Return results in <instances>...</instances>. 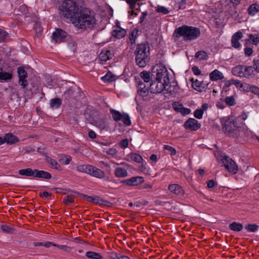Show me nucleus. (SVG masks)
I'll return each instance as SVG.
<instances>
[{"label":"nucleus","mask_w":259,"mask_h":259,"mask_svg":"<svg viewBox=\"0 0 259 259\" xmlns=\"http://www.w3.org/2000/svg\"><path fill=\"white\" fill-rule=\"evenodd\" d=\"M209 77L211 81H217L223 79L224 76L221 72L215 69L209 74Z\"/></svg>","instance_id":"22"},{"label":"nucleus","mask_w":259,"mask_h":259,"mask_svg":"<svg viewBox=\"0 0 259 259\" xmlns=\"http://www.w3.org/2000/svg\"><path fill=\"white\" fill-rule=\"evenodd\" d=\"M140 76L145 82H149L151 79L150 72L146 71L141 72Z\"/></svg>","instance_id":"41"},{"label":"nucleus","mask_w":259,"mask_h":259,"mask_svg":"<svg viewBox=\"0 0 259 259\" xmlns=\"http://www.w3.org/2000/svg\"><path fill=\"white\" fill-rule=\"evenodd\" d=\"M110 113L115 121H118L121 119L122 114L119 111L112 109L110 110Z\"/></svg>","instance_id":"38"},{"label":"nucleus","mask_w":259,"mask_h":259,"mask_svg":"<svg viewBox=\"0 0 259 259\" xmlns=\"http://www.w3.org/2000/svg\"><path fill=\"white\" fill-rule=\"evenodd\" d=\"M34 177L49 180L52 178V175L47 171L35 169Z\"/></svg>","instance_id":"17"},{"label":"nucleus","mask_w":259,"mask_h":259,"mask_svg":"<svg viewBox=\"0 0 259 259\" xmlns=\"http://www.w3.org/2000/svg\"><path fill=\"white\" fill-rule=\"evenodd\" d=\"M73 94V91L71 88H69L68 90L65 91L64 93V97L67 99L71 97Z\"/></svg>","instance_id":"61"},{"label":"nucleus","mask_w":259,"mask_h":259,"mask_svg":"<svg viewBox=\"0 0 259 259\" xmlns=\"http://www.w3.org/2000/svg\"><path fill=\"white\" fill-rule=\"evenodd\" d=\"M63 202L66 205H68L74 201L73 197L70 195H67L66 198L63 200Z\"/></svg>","instance_id":"56"},{"label":"nucleus","mask_w":259,"mask_h":259,"mask_svg":"<svg viewBox=\"0 0 259 259\" xmlns=\"http://www.w3.org/2000/svg\"><path fill=\"white\" fill-rule=\"evenodd\" d=\"M258 8L259 7L257 5L252 4L248 8V13L250 15L253 16L259 11Z\"/></svg>","instance_id":"36"},{"label":"nucleus","mask_w":259,"mask_h":259,"mask_svg":"<svg viewBox=\"0 0 259 259\" xmlns=\"http://www.w3.org/2000/svg\"><path fill=\"white\" fill-rule=\"evenodd\" d=\"M248 40L252 41L253 44L257 45L259 42V37L255 36L253 34H250Z\"/></svg>","instance_id":"53"},{"label":"nucleus","mask_w":259,"mask_h":259,"mask_svg":"<svg viewBox=\"0 0 259 259\" xmlns=\"http://www.w3.org/2000/svg\"><path fill=\"white\" fill-rule=\"evenodd\" d=\"M152 72L155 73L156 79L164 82H169V75L166 67L161 65H156L152 69Z\"/></svg>","instance_id":"6"},{"label":"nucleus","mask_w":259,"mask_h":259,"mask_svg":"<svg viewBox=\"0 0 259 259\" xmlns=\"http://www.w3.org/2000/svg\"><path fill=\"white\" fill-rule=\"evenodd\" d=\"M72 23L78 28L87 30L91 29L96 24L94 13L88 9L81 10L74 19H71Z\"/></svg>","instance_id":"1"},{"label":"nucleus","mask_w":259,"mask_h":259,"mask_svg":"<svg viewBox=\"0 0 259 259\" xmlns=\"http://www.w3.org/2000/svg\"><path fill=\"white\" fill-rule=\"evenodd\" d=\"M17 73L19 76V84L23 89L28 85V82L26 79L27 77V73L24 67H19L17 69Z\"/></svg>","instance_id":"9"},{"label":"nucleus","mask_w":259,"mask_h":259,"mask_svg":"<svg viewBox=\"0 0 259 259\" xmlns=\"http://www.w3.org/2000/svg\"><path fill=\"white\" fill-rule=\"evenodd\" d=\"M2 60L0 59V80L7 81L12 78V71L10 67H9L7 64H2Z\"/></svg>","instance_id":"8"},{"label":"nucleus","mask_w":259,"mask_h":259,"mask_svg":"<svg viewBox=\"0 0 259 259\" xmlns=\"http://www.w3.org/2000/svg\"><path fill=\"white\" fill-rule=\"evenodd\" d=\"M71 160V157L69 156H63L60 159L59 162L63 164H68Z\"/></svg>","instance_id":"43"},{"label":"nucleus","mask_w":259,"mask_h":259,"mask_svg":"<svg viewBox=\"0 0 259 259\" xmlns=\"http://www.w3.org/2000/svg\"><path fill=\"white\" fill-rule=\"evenodd\" d=\"M80 195L86 200L100 205H106L107 201L99 198L97 196H90L85 194H81Z\"/></svg>","instance_id":"14"},{"label":"nucleus","mask_w":259,"mask_h":259,"mask_svg":"<svg viewBox=\"0 0 259 259\" xmlns=\"http://www.w3.org/2000/svg\"><path fill=\"white\" fill-rule=\"evenodd\" d=\"M95 125L101 130H104L106 127V124L103 120H99L96 121Z\"/></svg>","instance_id":"48"},{"label":"nucleus","mask_w":259,"mask_h":259,"mask_svg":"<svg viewBox=\"0 0 259 259\" xmlns=\"http://www.w3.org/2000/svg\"><path fill=\"white\" fill-rule=\"evenodd\" d=\"M200 126V123L194 118H189L184 123L185 128L191 131H197Z\"/></svg>","instance_id":"12"},{"label":"nucleus","mask_w":259,"mask_h":259,"mask_svg":"<svg viewBox=\"0 0 259 259\" xmlns=\"http://www.w3.org/2000/svg\"><path fill=\"white\" fill-rule=\"evenodd\" d=\"M87 257L93 259H102V256L98 253L93 251H88L85 254Z\"/></svg>","instance_id":"39"},{"label":"nucleus","mask_w":259,"mask_h":259,"mask_svg":"<svg viewBox=\"0 0 259 259\" xmlns=\"http://www.w3.org/2000/svg\"><path fill=\"white\" fill-rule=\"evenodd\" d=\"M56 247H57L59 248H60V249L63 250V251H64L65 252H70L71 250V248L70 247L66 246V245H59L57 244V246H56Z\"/></svg>","instance_id":"57"},{"label":"nucleus","mask_w":259,"mask_h":259,"mask_svg":"<svg viewBox=\"0 0 259 259\" xmlns=\"http://www.w3.org/2000/svg\"><path fill=\"white\" fill-rule=\"evenodd\" d=\"M144 181L142 177H133L129 179L121 181V183L128 186H137L143 183Z\"/></svg>","instance_id":"11"},{"label":"nucleus","mask_w":259,"mask_h":259,"mask_svg":"<svg viewBox=\"0 0 259 259\" xmlns=\"http://www.w3.org/2000/svg\"><path fill=\"white\" fill-rule=\"evenodd\" d=\"M157 11L163 14H167L169 13V11L166 8L160 6L157 7Z\"/></svg>","instance_id":"54"},{"label":"nucleus","mask_w":259,"mask_h":259,"mask_svg":"<svg viewBox=\"0 0 259 259\" xmlns=\"http://www.w3.org/2000/svg\"><path fill=\"white\" fill-rule=\"evenodd\" d=\"M126 33V31L125 29L118 26H116L112 32V36L118 39L123 37Z\"/></svg>","instance_id":"18"},{"label":"nucleus","mask_w":259,"mask_h":259,"mask_svg":"<svg viewBox=\"0 0 259 259\" xmlns=\"http://www.w3.org/2000/svg\"><path fill=\"white\" fill-rule=\"evenodd\" d=\"M90 175L97 178L102 179L105 177L104 171L92 165Z\"/></svg>","instance_id":"24"},{"label":"nucleus","mask_w":259,"mask_h":259,"mask_svg":"<svg viewBox=\"0 0 259 259\" xmlns=\"http://www.w3.org/2000/svg\"><path fill=\"white\" fill-rule=\"evenodd\" d=\"M131 159L138 163H141L143 160V158L141 156L136 153H133L131 154Z\"/></svg>","instance_id":"46"},{"label":"nucleus","mask_w":259,"mask_h":259,"mask_svg":"<svg viewBox=\"0 0 259 259\" xmlns=\"http://www.w3.org/2000/svg\"><path fill=\"white\" fill-rule=\"evenodd\" d=\"M224 128L229 136L237 137L239 135L240 126L236 120L229 119L225 122Z\"/></svg>","instance_id":"5"},{"label":"nucleus","mask_w":259,"mask_h":259,"mask_svg":"<svg viewBox=\"0 0 259 259\" xmlns=\"http://www.w3.org/2000/svg\"><path fill=\"white\" fill-rule=\"evenodd\" d=\"M241 0H225L226 5L232 7H237L240 3Z\"/></svg>","instance_id":"45"},{"label":"nucleus","mask_w":259,"mask_h":259,"mask_svg":"<svg viewBox=\"0 0 259 259\" xmlns=\"http://www.w3.org/2000/svg\"><path fill=\"white\" fill-rule=\"evenodd\" d=\"M164 148L166 150H167L170 152V154L171 155H174L176 154V150L172 147L168 145H164Z\"/></svg>","instance_id":"58"},{"label":"nucleus","mask_w":259,"mask_h":259,"mask_svg":"<svg viewBox=\"0 0 259 259\" xmlns=\"http://www.w3.org/2000/svg\"><path fill=\"white\" fill-rule=\"evenodd\" d=\"M126 3L129 4L131 9H134L135 7L136 4L138 0H125Z\"/></svg>","instance_id":"60"},{"label":"nucleus","mask_w":259,"mask_h":259,"mask_svg":"<svg viewBox=\"0 0 259 259\" xmlns=\"http://www.w3.org/2000/svg\"><path fill=\"white\" fill-rule=\"evenodd\" d=\"M112 54L109 50L102 51L99 55V59L101 61L106 62L107 60L111 59Z\"/></svg>","instance_id":"26"},{"label":"nucleus","mask_w":259,"mask_h":259,"mask_svg":"<svg viewBox=\"0 0 259 259\" xmlns=\"http://www.w3.org/2000/svg\"><path fill=\"white\" fill-rule=\"evenodd\" d=\"M225 12L234 19H236L238 17V13L236 10V7H232L228 5L225 6Z\"/></svg>","instance_id":"21"},{"label":"nucleus","mask_w":259,"mask_h":259,"mask_svg":"<svg viewBox=\"0 0 259 259\" xmlns=\"http://www.w3.org/2000/svg\"><path fill=\"white\" fill-rule=\"evenodd\" d=\"M253 68L258 72H259V60H253Z\"/></svg>","instance_id":"64"},{"label":"nucleus","mask_w":259,"mask_h":259,"mask_svg":"<svg viewBox=\"0 0 259 259\" xmlns=\"http://www.w3.org/2000/svg\"><path fill=\"white\" fill-rule=\"evenodd\" d=\"M183 105L178 102H175L172 103V107L174 109L177 111L180 112L181 110L182 109Z\"/></svg>","instance_id":"51"},{"label":"nucleus","mask_w":259,"mask_h":259,"mask_svg":"<svg viewBox=\"0 0 259 259\" xmlns=\"http://www.w3.org/2000/svg\"><path fill=\"white\" fill-rule=\"evenodd\" d=\"M117 150L114 148H109V150L107 151V153L112 156H115L117 154Z\"/></svg>","instance_id":"62"},{"label":"nucleus","mask_w":259,"mask_h":259,"mask_svg":"<svg viewBox=\"0 0 259 259\" xmlns=\"http://www.w3.org/2000/svg\"><path fill=\"white\" fill-rule=\"evenodd\" d=\"M114 174L117 178H124L127 176V172L124 168L117 167L114 170Z\"/></svg>","instance_id":"30"},{"label":"nucleus","mask_w":259,"mask_h":259,"mask_svg":"<svg viewBox=\"0 0 259 259\" xmlns=\"http://www.w3.org/2000/svg\"><path fill=\"white\" fill-rule=\"evenodd\" d=\"M3 143L6 142L8 144H13L19 141L18 139L11 134H7L3 139Z\"/></svg>","instance_id":"23"},{"label":"nucleus","mask_w":259,"mask_h":259,"mask_svg":"<svg viewBox=\"0 0 259 259\" xmlns=\"http://www.w3.org/2000/svg\"><path fill=\"white\" fill-rule=\"evenodd\" d=\"M136 37V35L135 34V32L134 31H132L130 33L129 39L132 45L135 42Z\"/></svg>","instance_id":"59"},{"label":"nucleus","mask_w":259,"mask_h":259,"mask_svg":"<svg viewBox=\"0 0 259 259\" xmlns=\"http://www.w3.org/2000/svg\"><path fill=\"white\" fill-rule=\"evenodd\" d=\"M91 165H79L77 166V170L79 171L90 174L91 173Z\"/></svg>","instance_id":"33"},{"label":"nucleus","mask_w":259,"mask_h":259,"mask_svg":"<svg viewBox=\"0 0 259 259\" xmlns=\"http://www.w3.org/2000/svg\"><path fill=\"white\" fill-rule=\"evenodd\" d=\"M39 83L36 80H31L30 85L28 83V85L25 88V89H23L25 92L26 91H30L31 92L32 94L33 93H36L39 90Z\"/></svg>","instance_id":"16"},{"label":"nucleus","mask_w":259,"mask_h":259,"mask_svg":"<svg viewBox=\"0 0 259 259\" xmlns=\"http://www.w3.org/2000/svg\"><path fill=\"white\" fill-rule=\"evenodd\" d=\"M60 14L65 18L74 19L81 10L75 2L72 0H64L59 6Z\"/></svg>","instance_id":"3"},{"label":"nucleus","mask_w":259,"mask_h":259,"mask_svg":"<svg viewBox=\"0 0 259 259\" xmlns=\"http://www.w3.org/2000/svg\"><path fill=\"white\" fill-rule=\"evenodd\" d=\"M174 84L171 85L169 83V81L168 82H165L164 88V91H166L167 93H169L171 94H173L178 92L179 90V87L176 82H172Z\"/></svg>","instance_id":"25"},{"label":"nucleus","mask_w":259,"mask_h":259,"mask_svg":"<svg viewBox=\"0 0 259 259\" xmlns=\"http://www.w3.org/2000/svg\"><path fill=\"white\" fill-rule=\"evenodd\" d=\"M200 34V30L198 28L183 25L175 30L174 36L177 38L182 36L184 40L191 41L197 39Z\"/></svg>","instance_id":"2"},{"label":"nucleus","mask_w":259,"mask_h":259,"mask_svg":"<svg viewBox=\"0 0 259 259\" xmlns=\"http://www.w3.org/2000/svg\"><path fill=\"white\" fill-rule=\"evenodd\" d=\"M201 82V81L196 79L194 82H192V86L193 88L198 92L199 91H201V89H200Z\"/></svg>","instance_id":"50"},{"label":"nucleus","mask_w":259,"mask_h":259,"mask_svg":"<svg viewBox=\"0 0 259 259\" xmlns=\"http://www.w3.org/2000/svg\"><path fill=\"white\" fill-rule=\"evenodd\" d=\"M35 169H32L31 168L22 169L19 170L18 173L21 176L27 177H33L34 176Z\"/></svg>","instance_id":"28"},{"label":"nucleus","mask_w":259,"mask_h":259,"mask_svg":"<svg viewBox=\"0 0 259 259\" xmlns=\"http://www.w3.org/2000/svg\"><path fill=\"white\" fill-rule=\"evenodd\" d=\"M243 76L246 78L252 77L254 74V71L252 66H244Z\"/></svg>","instance_id":"29"},{"label":"nucleus","mask_w":259,"mask_h":259,"mask_svg":"<svg viewBox=\"0 0 259 259\" xmlns=\"http://www.w3.org/2000/svg\"><path fill=\"white\" fill-rule=\"evenodd\" d=\"M134 54L137 65L140 67H145L150 60V48L148 45L146 43L138 44Z\"/></svg>","instance_id":"4"},{"label":"nucleus","mask_w":259,"mask_h":259,"mask_svg":"<svg viewBox=\"0 0 259 259\" xmlns=\"http://www.w3.org/2000/svg\"><path fill=\"white\" fill-rule=\"evenodd\" d=\"M244 69L243 65H237L233 68L232 72L234 75L242 77L243 76Z\"/></svg>","instance_id":"27"},{"label":"nucleus","mask_w":259,"mask_h":259,"mask_svg":"<svg viewBox=\"0 0 259 259\" xmlns=\"http://www.w3.org/2000/svg\"><path fill=\"white\" fill-rule=\"evenodd\" d=\"M247 91H250L254 94H259V88L254 85H250L248 84Z\"/></svg>","instance_id":"52"},{"label":"nucleus","mask_w":259,"mask_h":259,"mask_svg":"<svg viewBox=\"0 0 259 259\" xmlns=\"http://www.w3.org/2000/svg\"><path fill=\"white\" fill-rule=\"evenodd\" d=\"M1 228L4 232L7 233H12L14 231L12 228L6 225H2Z\"/></svg>","instance_id":"47"},{"label":"nucleus","mask_w":259,"mask_h":259,"mask_svg":"<svg viewBox=\"0 0 259 259\" xmlns=\"http://www.w3.org/2000/svg\"><path fill=\"white\" fill-rule=\"evenodd\" d=\"M121 119L124 123V124L126 125H130L131 124V120L130 118V117L126 113H123Z\"/></svg>","instance_id":"44"},{"label":"nucleus","mask_w":259,"mask_h":259,"mask_svg":"<svg viewBox=\"0 0 259 259\" xmlns=\"http://www.w3.org/2000/svg\"><path fill=\"white\" fill-rule=\"evenodd\" d=\"M62 101L59 98H54L50 101V106L53 108H58L61 105Z\"/></svg>","instance_id":"37"},{"label":"nucleus","mask_w":259,"mask_h":259,"mask_svg":"<svg viewBox=\"0 0 259 259\" xmlns=\"http://www.w3.org/2000/svg\"><path fill=\"white\" fill-rule=\"evenodd\" d=\"M168 190L170 192L177 195L182 196L184 195V190L182 187L178 184H172L169 185L168 186Z\"/></svg>","instance_id":"15"},{"label":"nucleus","mask_w":259,"mask_h":259,"mask_svg":"<svg viewBox=\"0 0 259 259\" xmlns=\"http://www.w3.org/2000/svg\"><path fill=\"white\" fill-rule=\"evenodd\" d=\"M259 227L256 224H247L245 226V229L251 232L256 231Z\"/></svg>","instance_id":"42"},{"label":"nucleus","mask_w":259,"mask_h":259,"mask_svg":"<svg viewBox=\"0 0 259 259\" xmlns=\"http://www.w3.org/2000/svg\"><path fill=\"white\" fill-rule=\"evenodd\" d=\"M195 57L199 60H206L208 58V55L205 52L200 51L195 54Z\"/></svg>","instance_id":"40"},{"label":"nucleus","mask_w":259,"mask_h":259,"mask_svg":"<svg viewBox=\"0 0 259 259\" xmlns=\"http://www.w3.org/2000/svg\"><path fill=\"white\" fill-rule=\"evenodd\" d=\"M225 168L230 172L235 174L238 171V166L235 162L228 156L224 155L222 159Z\"/></svg>","instance_id":"7"},{"label":"nucleus","mask_w":259,"mask_h":259,"mask_svg":"<svg viewBox=\"0 0 259 259\" xmlns=\"http://www.w3.org/2000/svg\"><path fill=\"white\" fill-rule=\"evenodd\" d=\"M225 102L230 106L234 105L235 104V99L232 96L226 97Z\"/></svg>","instance_id":"55"},{"label":"nucleus","mask_w":259,"mask_h":259,"mask_svg":"<svg viewBox=\"0 0 259 259\" xmlns=\"http://www.w3.org/2000/svg\"><path fill=\"white\" fill-rule=\"evenodd\" d=\"M138 93L142 97H146L149 93L148 88H146L145 84L140 81L138 84Z\"/></svg>","instance_id":"20"},{"label":"nucleus","mask_w":259,"mask_h":259,"mask_svg":"<svg viewBox=\"0 0 259 259\" xmlns=\"http://www.w3.org/2000/svg\"><path fill=\"white\" fill-rule=\"evenodd\" d=\"M46 160L50 164H51L52 168H55L56 169L59 170H61V167L60 164L57 162V161L56 160L53 159L49 156H47Z\"/></svg>","instance_id":"31"},{"label":"nucleus","mask_w":259,"mask_h":259,"mask_svg":"<svg viewBox=\"0 0 259 259\" xmlns=\"http://www.w3.org/2000/svg\"><path fill=\"white\" fill-rule=\"evenodd\" d=\"M203 112H204L203 109H198L195 111L194 113V115L195 117H196L197 119H201L202 117Z\"/></svg>","instance_id":"49"},{"label":"nucleus","mask_w":259,"mask_h":259,"mask_svg":"<svg viewBox=\"0 0 259 259\" xmlns=\"http://www.w3.org/2000/svg\"><path fill=\"white\" fill-rule=\"evenodd\" d=\"M116 77L115 75H113L111 72H109L104 76L101 78L104 82H110L114 81Z\"/></svg>","instance_id":"35"},{"label":"nucleus","mask_w":259,"mask_h":259,"mask_svg":"<svg viewBox=\"0 0 259 259\" xmlns=\"http://www.w3.org/2000/svg\"><path fill=\"white\" fill-rule=\"evenodd\" d=\"M165 82L158 80L153 81L150 85V90L152 94L160 93L164 90Z\"/></svg>","instance_id":"10"},{"label":"nucleus","mask_w":259,"mask_h":259,"mask_svg":"<svg viewBox=\"0 0 259 259\" xmlns=\"http://www.w3.org/2000/svg\"><path fill=\"white\" fill-rule=\"evenodd\" d=\"M229 228L234 231L239 232L243 229V225L239 223L233 222L229 225Z\"/></svg>","instance_id":"34"},{"label":"nucleus","mask_w":259,"mask_h":259,"mask_svg":"<svg viewBox=\"0 0 259 259\" xmlns=\"http://www.w3.org/2000/svg\"><path fill=\"white\" fill-rule=\"evenodd\" d=\"M232 84L235 85L238 89H243V90L247 91L248 84L242 83L240 81L235 79H232Z\"/></svg>","instance_id":"32"},{"label":"nucleus","mask_w":259,"mask_h":259,"mask_svg":"<svg viewBox=\"0 0 259 259\" xmlns=\"http://www.w3.org/2000/svg\"><path fill=\"white\" fill-rule=\"evenodd\" d=\"M119 254L114 252H110L109 253V257L110 259H119Z\"/></svg>","instance_id":"63"},{"label":"nucleus","mask_w":259,"mask_h":259,"mask_svg":"<svg viewBox=\"0 0 259 259\" xmlns=\"http://www.w3.org/2000/svg\"><path fill=\"white\" fill-rule=\"evenodd\" d=\"M243 37L242 33L240 32H237L234 33L232 36L231 42L232 46L235 48H238L240 44L239 42V40L240 39Z\"/></svg>","instance_id":"19"},{"label":"nucleus","mask_w":259,"mask_h":259,"mask_svg":"<svg viewBox=\"0 0 259 259\" xmlns=\"http://www.w3.org/2000/svg\"><path fill=\"white\" fill-rule=\"evenodd\" d=\"M67 33L60 29H57L53 33L52 38L56 43L62 41L66 37Z\"/></svg>","instance_id":"13"}]
</instances>
